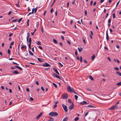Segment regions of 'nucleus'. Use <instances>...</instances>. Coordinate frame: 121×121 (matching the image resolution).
Listing matches in <instances>:
<instances>
[{"label":"nucleus","mask_w":121,"mask_h":121,"mask_svg":"<svg viewBox=\"0 0 121 121\" xmlns=\"http://www.w3.org/2000/svg\"><path fill=\"white\" fill-rule=\"evenodd\" d=\"M118 109V106L116 105H114L112 107L109 108L108 110H117Z\"/></svg>","instance_id":"obj_1"},{"label":"nucleus","mask_w":121,"mask_h":121,"mask_svg":"<svg viewBox=\"0 0 121 121\" xmlns=\"http://www.w3.org/2000/svg\"><path fill=\"white\" fill-rule=\"evenodd\" d=\"M49 115L51 116H55L58 115V114L56 112H52L49 113Z\"/></svg>","instance_id":"obj_2"},{"label":"nucleus","mask_w":121,"mask_h":121,"mask_svg":"<svg viewBox=\"0 0 121 121\" xmlns=\"http://www.w3.org/2000/svg\"><path fill=\"white\" fill-rule=\"evenodd\" d=\"M67 90L69 92L71 93L73 92L74 89L73 88H71L70 86H68L67 87Z\"/></svg>","instance_id":"obj_3"},{"label":"nucleus","mask_w":121,"mask_h":121,"mask_svg":"<svg viewBox=\"0 0 121 121\" xmlns=\"http://www.w3.org/2000/svg\"><path fill=\"white\" fill-rule=\"evenodd\" d=\"M62 106L65 112H67L68 109L67 106L64 104H62Z\"/></svg>","instance_id":"obj_4"},{"label":"nucleus","mask_w":121,"mask_h":121,"mask_svg":"<svg viewBox=\"0 0 121 121\" xmlns=\"http://www.w3.org/2000/svg\"><path fill=\"white\" fill-rule=\"evenodd\" d=\"M62 97L64 99H66L68 98V95L67 94H65L62 95Z\"/></svg>","instance_id":"obj_5"},{"label":"nucleus","mask_w":121,"mask_h":121,"mask_svg":"<svg viewBox=\"0 0 121 121\" xmlns=\"http://www.w3.org/2000/svg\"><path fill=\"white\" fill-rule=\"evenodd\" d=\"M37 8H33L32 9V12L31 13L30 12V13H29V14L30 15V14L31 13H32V14H34V10H35V13L37 11Z\"/></svg>","instance_id":"obj_6"},{"label":"nucleus","mask_w":121,"mask_h":121,"mask_svg":"<svg viewBox=\"0 0 121 121\" xmlns=\"http://www.w3.org/2000/svg\"><path fill=\"white\" fill-rule=\"evenodd\" d=\"M43 66L44 67H50V65L47 63H45L43 65Z\"/></svg>","instance_id":"obj_7"},{"label":"nucleus","mask_w":121,"mask_h":121,"mask_svg":"<svg viewBox=\"0 0 121 121\" xmlns=\"http://www.w3.org/2000/svg\"><path fill=\"white\" fill-rule=\"evenodd\" d=\"M35 20L37 21L36 26H38L39 23L40 21V18H36Z\"/></svg>","instance_id":"obj_8"},{"label":"nucleus","mask_w":121,"mask_h":121,"mask_svg":"<svg viewBox=\"0 0 121 121\" xmlns=\"http://www.w3.org/2000/svg\"><path fill=\"white\" fill-rule=\"evenodd\" d=\"M106 39L107 41H108L109 40V37L108 35L107 31L106 32Z\"/></svg>","instance_id":"obj_9"},{"label":"nucleus","mask_w":121,"mask_h":121,"mask_svg":"<svg viewBox=\"0 0 121 121\" xmlns=\"http://www.w3.org/2000/svg\"><path fill=\"white\" fill-rule=\"evenodd\" d=\"M43 113L41 112L36 117V118L37 119H38L42 115Z\"/></svg>","instance_id":"obj_10"},{"label":"nucleus","mask_w":121,"mask_h":121,"mask_svg":"<svg viewBox=\"0 0 121 121\" xmlns=\"http://www.w3.org/2000/svg\"><path fill=\"white\" fill-rule=\"evenodd\" d=\"M53 69L55 71V72L56 73H57L58 75H59V73L58 72L57 70V69L56 68H53Z\"/></svg>","instance_id":"obj_11"},{"label":"nucleus","mask_w":121,"mask_h":121,"mask_svg":"<svg viewBox=\"0 0 121 121\" xmlns=\"http://www.w3.org/2000/svg\"><path fill=\"white\" fill-rule=\"evenodd\" d=\"M87 102H86L85 101H83L82 102H81L80 103V104L82 105H84L85 104H87Z\"/></svg>","instance_id":"obj_12"},{"label":"nucleus","mask_w":121,"mask_h":121,"mask_svg":"<svg viewBox=\"0 0 121 121\" xmlns=\"http://www.w3.org/2000/svg\"><path fill=\"white\" fill-rule=\"evenodd\" d=\"M37 59L40 62H42L43 61V60L42 59L38 58Z\"/></svg>","instance_id":"obj_13"},{"label":"nucleus","mask_w":121,"mask_h":121,"mask_svg":"<svg viewBox=\"0 0 121 121\" xmlns=\"http://www.w3.org/2000/svg\"><path fill=\"white\" fill-rule=\"evenodd\" d=\"M74 105L73 104H72L69 107V109L70 110L72 109L73 108Z\"/></svg>","instance_id":"obj_14"},{"label":"nucleus","mask_w":121,"mask_h":121,"mask_svg":"<svg viewBox=\"0 0 121 121\" xmlns=\"http://www.w3.org/2000/svg\"><path fill=\"white\" fill-rule=\"evenodd\" d=\"M25 48V49L26 48V45H22V47H21V49L22 50L23 48Z\"/></svg>","instance_id":"obj_15"},{"label":"nucleus","mask_w":121,"mask_h":121,"mask_svg":"<svg viewBox=\"0 0 121 121\" xmlns=\"http://www.w3.org/2000/svg\"><path fill=\"white\" fill-rule=\"evenodd\" d=\"M15 67L16 68H18L21 70H22V68L19 66H15Z\"/></svg>","instance_id":"obj_16"},{"label":"nucleus","mask_w":121,"mask_h":121,"mask_svg":"<svg viewBox=\"0 0 121 121\" xmlns=\"http://www.w3.org/2000/svg\"><path fill=\"white\" fill-rule=\"evenodd\" d=\"M68 119V117H66L63 119V121H67Z\"/></svg>","instance_id":"obj_17"},{"label":"nucleus","mask_w":121,"mask_h":121,"mask_svg":"<svg viewBox=\"0 0 121 121\" xmlns=\"http://www.w3.org/2000/svg\"><path fill=\"white\" fill-rule=\"evenodd\" d=\"M78 51L80 53L82 51V48H81L80 49L78 47Z\"/></svg>","instance_id":"obj_18"},{"label":"nucleus","mask_w":121,"mask_h":121,"mask_svg":"<svg viewBox=\"0 0 121 121\" xmlns=\"http://www.w3.org/2000/svg\"><path fill=\"white\" fill-rule=\"evenodd\" d=\"M12 72L13 73H16V74H18V72L17 71H12Z\"/></svg>","instance_id":"obj_19"},{"label":"nucleus","mask_w":121,"mask_h":121,"mask_svg":"<svg viewBox=\"0 0 121 121\" xmlns=\"http://www.w3.org/2000/svg\"><path fill=\"white\" fill-rule=\"evenodd\" d=\"M53 41L54 42L55 44H57L58 43L57 40L55 39H53Z\"/></svg>","instance_id":"obj_20"},{"label":"nucleus","mask_w":121,"mask_h":121,"mask_svg":"<svg viewBox=\"0 0 121 121\" xmlns=\"http://www.w3.org/2000/svg\"><path fill=\"white\" fill-rule=\"evenodd\" d=\"M28 51L30 55L31 56H33V54L30 51L28 50Z\"/></svg>","instance_id":"obj_21"},{"label":"nucleus","mask_w":121,"mask_h":121,"mask_svg":"<svg viewBox=\"0 0 121 121\" xmlns=\"http://www.w3.org/2000/svg\"><path fill=\"white\" fill-rule=\"evenodd\" d=\"M52 84L54 86H55V87L56 88H57V86L56 84L54 83H53Z\"/></svg>","instance_id":"obj_22"},{"label":"nucleus","mask_w":121,"mask_h":121,"mask_svg":"<svg viewBox=\"0 0 121 121\" xmlns=\"http://www.w3.org/2000/svg\"><path fill=\"white\" fill-rule=\"evenodd\" d=\"M95 56L94 55L92 56L91 59L92 60H93L95 59Z\"/></svg>","instance_id":"obj_23"},{"label":"nucleus","mask_w":121,"mask_h":121,"mask_svg":"<svg viewBox=\"0 0 121 121\" xmlns=\"http://www.w3.org/2000/svg\"><path fill=\"white\" fill-rule=\"evenodd\" d=\"M117 73L119 76H121V73L120 72H119L117 71L116 72Z\"/></svg>","instance_id":"obj_24"},{"label":"nucleus","mask_w":121,"mask_h":121,"mask_svg":"<svg viewBox=\"0 0 121 121\" xmlns=\"http://www.w3.org/2000/svg\"><path fill=\"white\" fill-rule=\"evenodd\" d=\"M28 42L29 43H30L31 42V38H29V40H28Z\"/></svg>","instance_id":"obj_25"},{"label":"nucleus","mask_w":121,"mask_h":121,"mask_svg":"<svg viewBox=\"0 0 121 121\" xmlns=\"http://www.w3.org/2000/svg\"><path fill=\"white\" fill-rule=\"evenodd\" d=\"M89 78L92 80H94V79L92 76H89Z\"/></svg>","instance_id":"obj_26"},{"label":"nucleus","mask_w":121,"mask_h":121,"mask_svg":"<svg viewBox=\"0 0 121 121\" xmlns=\"http://www.w3.org/2000/svg\"><path fill=\"white\" fill-rule=\"evenodd\" d=\"M114 69L115 70H118L119 69V68L117 67H115L114 68Z\"/></svg>","instance_id":"obj_27"},{"label":"nucleus","mask_w":121,"mask_h":121,"mask_svg":"<svg viewBox=\"0 0 121 121\" xmlns=\"http://www.w3.org/2000/svg\"><path fill=\"white\" fill-rule=\"evenodd\" d=\"M37 42V44L38 45H41V43L39 41H38Z\"/></svg>","instance_id":"obj_28"},{"label":"nucleus","mask_w":121,"mask_h":121,"mask_svg":"<svg viewBox=\"0 0 121 121\" xmlns=\"http://www.w3.org/2000/svg\"><path fill=\"white\" fill-rule=\"evenodd\" d=\"M29 19L27 21V26H29Z\"/></svg>","instance_id":"obj_29"},{"label":"nucleus","mask_w":121,"mask_h":121,"mask_svg":"<svg viewBox=\"0 0 121 121\" xmlns=\"http://www.w3.org/2000/svg\"><path fill=\"white\" fill-rule=\"evenodd\" d=\"M54 120V119L53 118L50 117V120H48V121H53Z\"/></svg>","instance_id":"obj_30"},{"label":"nucleus","mask_w":121,"mask_h":121,"mask_svg":"<svg viewBox=\"0 0 121 121\" xmlns=\"http://www.w3.org/2000/svg\"><path fill=\"white\" fill-rule=\"evenodd\" d=\"M75 97L76 100H77L78 98V96L77 95H75Z\"/></svg>","instance_id":"obj_31"},{"label":"nucleus","mask_w":121,"mask_h":121,"mask_svg":"<svg viewBox=\"0 0 121 121\" xmlns=\"http://www.w3.org/2000/svg\"><path fill=\"white\" fill-rule=\"evenodd\" d=\"M22 18H20L18 21V23H20L21 21L22 20Z\"/></svg>","instance_id":"obj_32"},{"label":"nucleus","mask_w":121,"mask_h":121,"mask_svg":"<svg viewBox=\"0 0 121 121\" xmlns=\"http://www.w3.org/2000/svg\"><path fill=\"white\" fill-rule=\"evenodd\" d=\"M79 119V118L78 117H76L74 119V120L75 121H77Z\"/></svg>","instance_id":"obj_33"},{"label":"nucleus","mask_w":121,"mask_h":121,"mask_svg":"<svg viewBox=\"0 0 121 121\" xmlns=\"http://www.w3.org/2000/svg\"><path fill=\"white\" fill-rule=\"evenodd\" d=\"M117 85H121V82H120L118 83H117Z\"/></svg>","instance_id":"obj_34"},{"label":"nucleus","mask_w":121,"mask_h":121,"mask_svg":"<svg viewBox=\"0 0 121 121\" xmlns=\"http://www.w3.org/2000/svg\"><path fill=\"white\" fill-rule=\"evenodd\" d=\"M88 106L91 108H95V107L94 106H93L92 105H89Z\"/></svg>","instance_id":"obj_35"},{"label":"nucleus","mask_w":121,"mask_h":121,"mask_svg":"<svg viewBox=\"0 0 121 121\" xmlns=\"http://www.w3.org/2000/svg\"><path fill=\"white\" fill-rule=\"evenodd\" d=\"M18 21L17 19H16L15 20H13L12 21V22H15Z\"/></svg>","instance_id":"obj_36"},{"label":"nucleus","mask_w":121,"mask_h":121,"mask_svg":"<svg viewBox=\"0 0 121 121\" xmlns=\"http://www.w3.org/2000/svg\"><path fill=\"white\" fill-rule=\"evenodd\" d=\"M113 18H115V15L114 13H113Z\"/></svg>","instance_id":"obj_37"},{"label":"nucleus","mask_w":121,"mask_h":121,"mask_svg":"<svg viewBox=\"0 0 121 121\" xmlns=\"http://www.w3.org/2000/svg\"><path fill=\"white\" fill-rule=\"evenodd\" d=\"M35 83L37 85H39V82H38V81H35Z\"/></svg>","instance_id":"obj_38"},{"label":"nucleus","mask_w":121,"mask_h":121,"mask_svg":"<svg viewBox=\"0 0 121 121\" xmlns=\"http://www.w3.org/2000/svg\"><path fill=\"white\" fill-rule=\"evenodd\" d=\"M82 39L83 41V42L85 44H86L85 41V40L83 38H82Z\"/></svg>","instance_id":"obj_39"},{"label":"nucleus","mask_w":121,"mask_h":121,"mask_svg":"<svg viewBox=\"0 0 121 121\" xmlns=\"http://www.w3.org/2000/svg\"><path fill=\"white\" fill-rule=\"evenodd\" d=\"M41 30L42 33H43V27H41Z\"/></svg>","instance_id":"obj_40"},{"label":"nucleus","mask_w":121,"mask_h":121,"mask_svg":"<svg viewBox=\"0 0 121 121\" xmlns=\"http://www.w3.org/2000/svg\"><path fill=\"white\" fill-rule=\"evenodd\" d=\"M80 61L81 62H82V57L81 56H80Z\"/></svg>","instance_id":"obj_41"},{"label":"nucleus","mask_w":121,"mask_h":121,"mask_svg":"<svg viewBox=\"0 0 121 121\" xmlns=\"http://www.w3.org/2000/svg\"><path fill=\"white\" fill-rule=\"evenodd\" d=\"M10 50L9 49L8 50V54H10Z\"/></svg>","instance_id":"obj_42"},{"label":"nucleus","mask_w":121,"mask_h":121,"mask_svg":"<svg viewBox=\"0 0 121 121\" xmlns=\"http://www.w3.org/2000/svg\"><path fill=\"white\" fill-rule=\"evenodd\" d=\"M13 33H11L9 35V37H10L11 36L13 35Z\"/></svg>","instance_id":"obj_43"},{"label":"nucleus","mask_w":121,"mask_h":121,"mask_svg":"<svg viewBox=\"0 0 121 121\" xmlns=\"http://www.w3.org/2000/svg\"><path fill=\"white\" fill-rule=\"evenodd\" d=\"M13 63L14 64H15V65H19V64H18L17 63H15V62H13Z\"/></svg>","instance_id":"obj_44"},{"label":"nucleus","mask_w":121,"mask_h":121,"mask_svg":"<svg viewBox=\"0 0 121 121\" xmlns=\"http://www.w3.org/2000/svg\"><path fill=\"white\" fill-rule=\"evenodd\" d=\"M30 99L31 101H33L34 100L31 97L30 98Z\"/></svg>","instance_id":"obj_45"},{"label":"nucleus","mask_w":121,"mask_h":121,"mask_svg":"<svg viewBox=\"0 0 121 121\" xmlns=\"http://www.w3.org/2000/svg\"><path fill=\"white\" fill-rule=\"evenodd\" d=\"M108 13H107L106 14V16H105V18H107V17H108Z\"/></svg>","instance_id":"obj_46"},{"label":"nucleus","mask_w":121,"mask_h":121,"mask_svg":"<svg viewBox=\"0 0 121 121\" xmlns=\"http://www.w3.org/2000/svg\"><path fill=\"white\" fill-rule=\"evenodd\" d=\"M111 22V19L110 18H109L108 21V23H110Z\"/></svg>","instance_id":"obj_47"},{"label":"nucleus","mask_w":121,"mask_h":121,"mask_svg":"<svg viewBox=\"0 0 121 121\" xmlns=\"http://www.w3.org/2000/svg\"><path fill=\"white\" fill-rule=\"evenodd\" d=\"M57 107V105L56 104H55L54 105V107L53 108L54 109L55 108H56Z\"/></svg>","instance_id":"obj_48"},{"label":"nucleus","mask_w":121,"mask_h":121,"mask_svg":"<svg viewBox=\"0 0 121 121\" xmlns=\"http://www.w3.org/2000/svg\"><path fill=\"white\" fill-rule=\"evenodd\" d=\"M67 43L69 45L71 44L70 43V41L69 40H67Z\"/></svg>","instance_id":"obj_49"},{"label":"nucleus","mask_w":121,"mask_h":121,"mask_svg":"<svg viewBox=\"0 0 121 121\" xmlns=\"http://www.w3.org/2000/svg\"><path fill=\"white\" fill-rule=\"evenodd\" d=\"M56 78L60 79V77L59 76H54Z\"/></svg>","instance_id":"obj_50"},{"label":"nucleus","mask_w":121,"mask_h":121,"mask_svg":"<svg viewBox=\"0 0 121 121\" xmlns=\"http://www.w3.org/2000/svg\"><path fill=\"white\" fill-rule=\"evenodd\" d=\"M107 59L110 61H111V60L110 58V57H108V58H107Z\"/></svg>","instance_id":"obj_51"},{"label":"nucleus","mask_w":121,"mask_h":121,"mask_svg":"<svg viewBox=\"0 0 121 121\" xmlns=\"http://www.w3.org/2000/svg\"><path fill=\"white\" fill-rule=\"evenodd\" d=\"M61 38L63 40H64V37L62 36V35H61Z\"/></svg>","instance_id":"obj_52"},{"label":"nucleus","mask_w":121,"mask_h":121,"mask_svg":"<svg viewBox=\"0 0 121 121\" xmlns=\"http://www.w3.org/2000/svg\"><path fill=\"white\" fill-rule=\"evenodd\" d=\"M75 54L76 56H78L77 55V51L76 50L75 52Z\"/></svg>","instance_id":"obj_53"},{"label":"nucleus","mask_w":121,"mask_h":121,"mask_svg":"<svg viewBox=\"0 0 121 121\" xmlns=\"http://www.w3.org/2000/svg\"><path fill=\"white\" fill-rule=\"evenodd\" d=\"M53 8H52L51 9V10H50V12L51 13H52L53 12Z\"/></svg>","instance_id":"obj_54"},{"label":"nucleus","mask_w":121,"mask_h":121,"mask_svg":"<svg viewBox=\"0 0 121 121\" xmlns=\"http://www.w3.org/2000/svg\"><path fill=\"white\" fill-rule=\"evenodd\" d=\"M59 65H60L61 66V67H63V65H62L61 63L60 62H59Z\"/></svg>","instance_id":"obj_55"},{"label":"nucleus","mask_w":121,"mask_h":121,"mask_svg":"<svg viewBox=\"0 0 121 121\" xmlns=\"http://www.w3.org/2000/svg\"><path fill=\"white\" fill-rule=\"evenodd\" d=\"M84 13L85 15H86L87 14V12L86 10H85L84 11Z\"/></svg>","instance_id":"obj_56"},{"label":"nucleus","mask_w":121,"mask_h":121,"mask_svg":"<svg viewBox=\"0 0 121 121\" xmlns=\"http://www.w3.org/2000/svg\"><path fill=\"white\" fill-rule=\"evenodd\" d=\"M120 0L117 3V4H116V7L118 5V4H119V2H120Z\"/></svg>","instance_id":"obj_57"},{"label":"nucleus","mask_w":121,"mask_h":121,"mask_svg":"<svg viewBox=\"0 0 121 121\" xmlns=\"http://www.w3.org/2000/svg\"><path fill=\"white\" fill-rule=\"evenodd\" d=\"M116 47L117 48H120V46L118 45H117Z\"/></svg>","instance_id":"obj_58"},{"label":"nucleus","mask_w":121,"mask_h":121,"mask_svg":"<svg viewBox=\"0 0 121 121\" xmlns=\"http://www.w3.org/2000/svg\"><path fill=\"white\" fill-rule=\"evenodd\" d=\"M77 56V59L78 60H80V59H79V57L78 56Z\"/></svg>","instance_id":"obj_59"},{"label":"nucleus","mask_w":121,"mask_h":121,"mask_svg":"<svg viewBox=\"0 0 121 121\" xmlns=\"http://www.w3.org/2000/svg\"><path fill=\"white\" fill-rule=\"evenodd\" d=\"M41 88L42 91H44V89L43 87L41 86Z\"/></svg>","instance_id":"obj_60"},{"label":"nucleus","mask_w":121,"mask_h":121,"mask_svg":"<svg viewBox=\"0 0 121 121\" xmlns=\"http://www.w3.org/2000/svg\"><path fill=\"white\" fill-rule=\"evenodd\" d=\"M39 48L40 49H41V50H42L43 49V48H42V47H41V46H39Z\"/></svg>","instance_id":"obj_61"},{"label":"nucleus","mask_w":121,"mask_h":121,"mask_svg":"<svg viewBox=\"0 0 121 121\" xmlns=\"http://www.w3.org/2000/svg\"><path fill=\"white\" fill-rule=\"evenodd\" d=\"M14 43V42L13 41V42H12L10 44V45H13V44Z\"/></svg>","instance_id":"obj_62"},{"label":"nucleus","mask_w":121,"mask_h":121,"mask_svg":"<svg viewBox=\"0 0 121 121\" xmlns=\"http://www.w3.org/2000/svg\"><path fill=\"white\" fill-rule=\"evenodd\" d=\"M93 3V1H91V2L90 5L91 6L92 5V4Z\"/></svg>","instance_id":"obj_63"},{"label":"nucleus","mask_w":121,"mask_h":121,"mask_svg":"<svg viewBox=\"0 0 121 121\" xmlns=\"http://www.w3.org/2000/svg\"><path fill=\"white\" fill-rule=\"evenodd\" d=\"M16 6L18 7H20V6L19 5V4H16Z\"/></svg>","instance_id":"obj_64"}]
</instances>
